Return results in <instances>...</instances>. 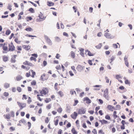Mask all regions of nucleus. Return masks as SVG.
Here are the masks:
<instances>
[{
    "label": "nucleus",
    "instance_id": "obj_63",
    "mask_svg": "<svg viewBox=\"0 0 134 134\" xmlns=\"http://www.w3.org/2000/svg\"><path fill=\"white\" fill-rule=\"evenodd\" d=\"M69 74L71 76H72L74 75V74L72 73V71H69Z\"/></svg>",
    "mask_w": 134,
    "mask_h": 134
},
{
    "label": "nucleus",
    "instance_id": "obj_37",
    "mask_svg": "<svg viewBox=\"0 0 134 134\" xmlns=\"http://www.w3.org/2000/svg\"><path fill=\"white\" fill-rule=\"evenodd\" d=\"M59 120L58 119H57L55 121H54V124L55 126H57L58 124Z\"/></svg>",
    "mask_w": 134,
    "mask_h": 134
},
{
    "label": "nucleus",
    "instance_id": "obj_34",
    "mask_svg": "<svg viewBox=\"0 0 134 134\" xmlns=\"http://www.w3.org/2000/svg\"><path fill=\"white\" fill-rule=\"evenodd\" d=\"M43 96V95L40 94H37V99H38L40 101H41L42 100V99H41V98L40 97H39V96Z\"/></svg>",
    "mask_w": 134,
    "mask_h": 134
},
{
    "label": "nucleus",
    "instance_id": "obj_64",
    "mask_svg": "<svg viewBox=\"0 0 134 134\" xmlns=\"http://www.w3.org/2000/svg\"><path fill=\"white\" fill-rule=\"evenodd\" d=\"M23 97L22 98V99H23L24 98L26 100L27 99V98L26 97V95L25 94H23Z\"/></svg>",
    "mask_w": 134,
    "mask_h": 134
},
{
    "label": "nucleus",
    "instance_id": "obj_19",
    "mask_svg": "<svg viewBox=\"0 0 134 134\" xmlns=\"http://www.w3.org/2000/svg\"><path fill=\"white\" fill-rule=\"evenodd\" d=\"M55 41L57 42H60L61 40L57 36L55 37Z\"/></svg>",
    "mask_w": 134,
    "mask_h": 134
},
{
    "label": "nucleus",
    "instance_id": "obj_30",
    "mask_svg": "<svg viewBox=\"0 0 134 134\" xmlns=\"http://www.w3.org/2000/svg\"><path fill=\"white\" fill-rule=\"evenodd\" d=\"M70 107L69 106H68L66 107V111L68 113H70Z\"/></svg>",
    "mask_w": 134,
    "mask_h": 134
},
{
    "label": "nucleus",
    "instance_id": "obj_41",
    "mask_svg": "<svg viewBox=\"0 0 134 134\" xmlns=\"http://www.w3.org/2000/svg\"><path fill=\"white\" fill-rule=\"evenodd\" d=\"M15 58L12 57L11 59V62L12 63H15V62L16 60H15Z\"/></svg>",
    "mask_w": 134,
    "mask_h": 134
},
{
    "label": "nucleus",
    "instance_id": "obj_42",
    "mask_svg": "<svg viewBox=\"0 0 134 134\" xmlns=\"http://www.w3.org/2000/svg\"><path fill=\"white\" fill-rule=\"evenodd\" d=\"M29 11L31 12L32 13H34V9L32 8H30L29 10Z\"/></svg>",
    "mask_w": 134,
    "mask_h": 134
},
{
    "label": "nucleus",
    "instance_id": "obj_11",
    "mask_svg": "<svg viewBox=\"0 0 134 134\" xmlns=\"http://www.w3.org/2000/svg\"><path fill=\"white\" fill-rule=\"evenodd\" d=\"M77 116V114L75 112L74 113V114L71 115V117L73 119H75Z\"/></svg>",
    "mask_w": 134,
    "mask_h": 134
},
{
    "label": "nucleus",
    "instance_id": "obj_32",
    "mask_svg": "<svg viewBox=\"0 0 134 134\" xmlns=\"http://www.w3.org/2000/svg\"><path fill=\"white\" fill-rule=\"evenodd\" d=\"M25 30L26 31H31L32 30V29L30 27H29L26 28Z\"/></svg>",
    "mask_w": 134,
    "mask_h": 134
},
{
    "label": "nucleus",
    "instance_id": "obj_20",
    "mask_svg": "<svg viewBox=\"0 0 134 134\" xmlns=\"http://www.w3.org/2000/svg\"><path fill=\"white\" fill-rule=\"evenodd\" d=\"M71 132L73 134H77V132L74 128H73L71 129Z\"/></svg>",
    "mask_w": 134,
    "mask_h": 134
},
{
    "label": "nucleus",
    "instance_id": "obj_26",
    "mask_svg": "<svg viewBox=\"0 0 134 134\" xmlns=\"http://www.w3.org/2000/svg\"><path fill=\"white\" fill-rule=\"evenodd\" d=\"M71 55L72 58H74L75 57V53L73 51H71Z\"/></svg>",
    "mask_w": 134,
    "mask_h": 134
},
{
    "label": "nucleus",
    "instance_id": "obj_27",
    "mask_svg": "<svg viewBox=\"0 0 134 134\" xmlns=\"http://www.w3.org/2000/svg\"><path fill=\"white\" fill-rule=\"evenodd\" d=\"M102 46V44L101 43H99L98 45L96 46V48L98 49H100L101 48Z\"/></svg>",
    "mask_w": 134,
    "mask_h": 134
},
{
    "label": "nucleus",
    "instance_id": "obj_60",
    "mask_svg": "<svg viewBox=\"0 0 134 134\" xmlns=\"http://www.w3.org/2000/svg\"><path fill=\"white\" fill-rule=\"evenodd\" d=\"M128 26L129 27L130 29L131 30L132 29V25H131V24H128Z\"/></svg>",
    "mask_w": 134,
    "mask_h": 134
},
{
    "label": "nucleus",
    "instance_id": "obj_3",
    "mask_svg": "<svg viewBox=\"0 0 134 134\" xmlns=\"http://www.w3.org/2000/svg\"><path fill=\"white\" fill-rule=\"evenodd\" d=\"M44 37L45 39L46 40L47 43L49 45H52V42L50 39L48 38V37L46 35H44Z\"/></svg>",
    "mask_w": 134,
    "mask_h": 134
},
{
    "label": "nucleus",
    "instance_id": "obj_43",
    "mask_svg": "<svg viewBox=\"0 0 134 134\" xmlns=\"http://www.w3.org/2000/svg\"><path fill=\"white\" fill-rule=\"evenodd\" d=\"M17 90L19 92H20L21 91V88L20 87H18L17 88Z\"/></svg>",
    "mask_w": 134,
    "mask_h": 134
},
{
    "label": "nucleus",
    "instance_id": "obj_13",
    "mask_svg": "<svg viewBox=\"0 0 134 134\" xmlns=\"http://www.w3.org/2000/svg\"><path fill=\"white\" fill-rule=\"evenodd\" d=\"M107 108L109 110L112 111H113V110H115V109L114 107L111 105H108L107 107Z\"/></svg>",
    "mask_w": 134,
    "mask_h": 134
},
{
    "label": "nucleus",
    "instance_id": "obj_40",
    "mask_svg": "<svg viewBox=\"0 0 134 134\" xmlns=\"http://www.w3.org/2000/svg\"><path fill=\"white\" fill-rule=\"evenodd\" d=\"M31 84L32 85L34 86L36 85V82L35 80H33L31 82Z\"/></svg>",
    "mask_w": 134,
    "mask_h": 134
},
{
    "label": "nucleus",
    "instance_id": "obj_1",
    "mask_svg": "<svg viewBox=\"0 0 134 134\" xmlns=\"http://www.w3.org/2000/svg\"><path fill=\"white\" fill-rule=\"evenodd\" d=\"M104 36L108 39H113L115 37V36L112 35L110 33L105 32L104 34Z\"/></svg>",
    "mask_w": 134,
    "mask_h": 134
},
{
    "label": "nucleus",
    "instance_id": "obj_8",
    "mask_svg": "<svg viewBox=\"0 0 134 134\" xmlns=\"http://www.w3.org/2000/svg\"><path fill=\"white\" fill-rule=\"evenodd\" d=\"M85 54L86 55H88L90 56H92L94 55V54H92L91 52L88 51V50H87L85 51Z\"/></svg>",
    "mask_w": 134,
    "mask_h": 134
},
{
    "label": "nucleus",
    "instance_id": "obj_23",
    "mask_svg": "<svg viewBox=\"0 0 134 134\" xmlns=\"http://www.w3.org/2000/svg\"><path fill=\"white\" fill-rule=\"evenodd\" d=\"M121 109V106L119 105H116V108H115V110H119Z\"/></svg>",
    "mask_w": 134,
    "mask_h": 134
},
{
    "label": "nucleus",
    "instance_id": "obj_53",
    "mask_svg": "<svg viewBox=\"0 0 134 134\" xmlns=\"http://www.w3.org/2000/svg\"><path fill=\"white\" fill-rule=\"evenodd\" d=\"M102 121H103V124H107V123H108V122L106 120L104 119Z\"/></svg>",
    "mask_w": 134,
    "mask_h": 134
},
{
    "label": "nucleus",
    "instance_id": "obj_14",
    "mask_svg": "<svg viewBox=\"0 0 134 134\" xmlns=\"http://www.w3.org/2000/svg\"><path fill=\"white\" fill-rule=\"evenodd\" d=\"M80 65H78L77 67V70L79 71H80L81 70H83V67Z\"/></svg>",
    "mask_w": 134,
    "mask_h": 134
},
{
    "label": "nucleus",
    "instance_id": "obj_12",
    "mask_svg": "<svg viewBox=\"0 0 134 134\" xmlns=\"http://www.w3.org/2000/svg\"><path fill=\"white\" fill-rule=\"evenodd\" d=\"M87 101L86 103L88 104L91 103V100L87 97L84 98V101Z\"/></svg>",
    "mask_w": 134,
    "mask_h": 134
},
{
    "label": "nucleus",
    "instance_id": "obj_2",
    "mask_svg": "<svg viewBox=\"0 0 134 134\" xmlns=\"http://www.w3.org/2000/svg\"><path fill=\"white\" fill-rule=\"evenodd\" d=\"M8 47L9 51H13L15 50V47L12 42H11L9 44Z\"/></svg>",
    "mask_w": 134,
    "mask_h": 134
},
{
    "label": "nucleus",
    "instance_id": "obj_35",
    "mask_svg": "<svg viewBox=\"0 0 134 134\" xmlns=\"http://www.w3.org/2000/svg\"><path fill=\"white\" fill-rule=\"evenodd\" d=\"M105 118L106 119L109 120L110 119V118L109 115H107L105 116Z\"/></svg>",
    "mask_w": 134,
    "mask_h": 134
},
{
    "label": "nucleus",
    "instance_id": "obj_48",
    "mask_svg": "<svg viewBox=\"0 0 134 134\" xmlns=\"http://www.w3.org/2000/svg\"><path fill=\"white\" fill-rule=\"evenodd\" d=\"M28 2L30 3H31L33 5H34L35 7H37V5L36 4L32 2L31 1H29Z\"/></svg>",
    "mask_w": 134,
    "mask_h": 134
},
{
    "label": "nucleus",
    "instance_id": "obj_17",
    "mask_svg": "<svg viewBox=\"0 0 134 134\" xmlns=\"http://www.w3.org/2000/svg\"><path fill=\"white\" fill-rule=\"evenodd\" d=\"M23 47L26 50H28L30 48V47L29 46V45L27 46L23 45Z\"/></svg>",
    "mask_w": 134,
    "mask_h": 134
},
{
    "label": "nucleus",
    "instance_id": "obj_18",
    "mask_svg": "<svg viewBox=\"0 0 134 134\" xmlns=\"http://www.w3.org/2000/svg\"><path fill=\"white\" fill-rule=\"evenodd\" d=\"M22 78V76L20 75H18L16 77V79L17 81H19Z\"/></svg>",
    "mask_w": 134,
    "mask_h": 134
},
{
    "label": "nucleus",
    "instance_id": "obj_50",
    "mask_svg": "<svg viewBox=\"0 0 134 134\" xmlns=\"http://www.w3.org/2000/svg\"><path fill=\"white\" fill-rule=\"evenodd\" d=\"M62 109L61 108H59L57 110V111L60 113L62 112Z\"/></svg>",
    "mask_w": 134,
    "mask_h": 134
},
{
    "label": "nucleus",
    "instance_id": "obj_55",
    "mask_svg": "<svg viewBox=\"0 0 134 134\" xmlns=\"http://www.w3.org/2000/svg\"><path fill=\"white\" fill-rule=\"evenodd\" d=\"M26 76L27 77H29L30 76V72L26 73Z\"/></svg>",
    "mask_w": 134,
    "mask_h": 134
},
{
    "label": "nucleus",
    "instance_id": "obj_45",
    "mask_svg": "<svg viewBox=\"0 0 134 134\" xmlns=\"http://www.w3.org/2000/svg\"><path fill=\"white\" fill-rule=\"evenodd\" d=\"M26 18L29 19V20H27V21H29V20H31L32 19V18L31 17V16H27V17H26Z\"/></svg>",
    "mask_w": 134,
    "mask_h": 134
},
{
    "label": "nucleus",
    "instance_id": "obj_39",
    "mask_svg": "<svg viewBox=\"0 0 134 134\" xmlns=\"http://www.w3.org/2000/svg\"><path fill=\"white\" fill-rule=\"evenodd\" d=\"M30 60H34L35 62L36 61V59L33 57H30Z\"/></svg>",
    "mask_w": 134,
    "mask_h": 134
},
{
    "label": "nucleus",
    "instance_id": "obj_22",
    "mask_svg": "<svg viewBox=\"0 0 134 134\" xmlns=\"http://www.w3.org/2000/svg\"><path fill=\"white\" fill-rule=\"evenodd\" d=\"M45 74H43L41 76V79L42 81H44L45 80H47L46 79H44L43 77H45Z\"/></svg>",
    "mask_w": 134,
    "mask_h": 134
},
{
    "label": "nucleus",
    "instance_id": "obj_47",
    "mask_svg": "<svg viewBox=\"0 0 134 134\" xmlns=\"http://www.w3.org/2000/svg\"><path fill=\"white\" fill-rule=\"evenodd\" d=\"M51 101V99L50 98L46 99L45 100V101L47 103H48L49 102Z\"/></svg>",
    "mask_w": 134,
    "mask_h": 134
},
{
    "label": "nucleus",
    "instance_id": "obj_33",
    "mask_svg": "<svg viewBox=\"0 0 134 134\" xmlns=\"http://www.w3.org/2000/svg\"><path fill=\"white\" fill-rule=\"evenodd\" d=\"M31 72H32L31 76L32 77H34V76L35 75L36 73L34 71L32 70H31Z\"/></svg>",
    "mask_w": 134,
    "mask_h": 134
},
{
    "label": "nucleus",
    "instance_id": "obj_31",
    "mask_svg": "<svg viewBox=\"0 0 134 134\" xmlns=\"http://www.w3.org/2000/svg\"><path fill=\"white\" fill-rule=\"evenodd\" d=\"M58 93V94L61 97H63L64 95L63 93L61 91H59Z\"/></svg>",
    "mask_w": 134,
    "mask_h": 134
},
{
    "label": "nucleus",
    "instance_id": "obj_51",
    "mask_svg": "<svg viewBox=\"0 0 134 134\" xmlns=\"http://www.w3.org/2000/svg\"><path fill=\"white\" fill-rule=\"evenodd\" d=\"M92 132L94 134H97V131L96 129H94L92 131Z\"/></svg>",
    "mask_w": 134,
    "mask_h": 134
},
{
    "label": "nucleus",
    "instance_id": "obj_49",
    "mask_svg": "<svg viewBox=\"0 0 134 134\" xmlns=\"http://www.w3.org/2000/svg\"><path fill=\"white\" fill-rule=\"evenodd\" d=\"M6 118L7 119H9L10 118V115L9 114H6Z\"/></svg>",
    "mask_w": 134,
    "mask_h": 134
},
{
    "label": "nucleus",
    "instance_id": "obj_25",
    "mask_svg": "<svg viewBox=\"0 0 134 134\" xmlns=\"http://www.w3.org/2000/svg\"><path fill=\"white\" fill-rule=\"evenodd\" d=\"M9 85L10 84L9 83H5L4 85V87L5 88H8L9 86Z\"/></svg>",
    "mask_w": 134,
    "mask_h": 134
},
{
    "label": "nucleus",
    "instance_id": "obj_36",
    "mask_svg": "<svg viewBox=\"0 0 134 134\" xmlns=\"http://www.w3.org/2000/svg\"><path fill=\"white\" fill-rule=\"evenodd\" d=\"M31 98L30 97H28V100H27V103L29 104H30V103L31 102Z\"/></svg>",
    "mask_w": 134,
    "mask_h": 134
},
{
    "label": "nucleus",
    "instance_id": "obj_4",
    "mask_svg": "<svg viewBox=\"0 0 134 134\" xmlns=\"http://www.w3.org/2000/svg\"><path fill=\"white\" fill-rule=\"evenodd\" d=\"M17 103L20 107V109H21L25 107L26 105V104L25 103H21L19 102H17Z\"/></svg>",
    "mask_w": 134,
    "mask_h": 134
},
{
    "label": "nucleus",
    "instance_id": "obj_54",
    "mask_svg": "<svg viewBox=\"0 0 134 134\" xmlns=\"http://www.w3.org/2000/svg\"><path fill=\"white\" fill-rule=\"evenodd\" d=\"M26 36H27L29 37H36V36H32L31 35H29L28 34H27L26 35Z\"/></svg>",
    "mask_w": 134,
    "mask_h": 134
},
{
    "label": "nucleus",
    "instance_id": "obj_38",
    "mask_svg": "<svg viewBox=\"0 0 134 134\" xmlns=\"http://www.w3.org/2000/svg\"><path fill=\"white\" fill-rule=\"evenodd\" d=\"M12 5L10 4H9L8 6V8L10 10H11L12 9L11 8Z\"/></svg>",
    "mask_w": 134,
    "mask_h": 134
},
{
    "label": "nucleus",
    "instance_id": "obj_5",
    "mask_svg": "<svg viewBox=\"0 0 134 134\" xmlns=\"http://www.w3.org/2000/svg\"><path fill=\"white\" fill-rule=\"evenodd\" d=\"M86 110L85 109L83 108H82L81 109H79L78 111V114H84L85 113Z\"/></svg>",
    "mask_w": 134,
    "mask_h": 134
},
{
    "label": "nucleus",
    "instance_id": "obj_29",
    "mask_svg": "<svg viewBox=\"0 0 134 134\" xmlns=\"http://www.w3.org/2000/svg\"><path fill=\"white\" fill-rule=\"evenodd\" d=\"M11 33V31L9 29L7 30L5 32V34L7 35H9Z\"/></svg>",
    "mask_w": 134,
    "mask_h": 134
},
{
    "label": "nucleus",
    "instance_id": "obj_62",
    "mask_svg": "<svg viewBox=\"0 0 134 134\" xmlns=\"http://www.w3.org/2000/svg\"><path fill=\"white\" fill-rule=\"evenodd\" d=\"M116 78L117 79H119L120 78H121V77L120 76V75H116Z\"/></svg>",
    "mask_w": 134,
    "mask_h": 134
},
{
    "label": "nucleus",
    "instance_id": "obj_24",
    "mask_svg": "<svg viewBox=\"0 0 134 134\" xmlns=\"http://www.w3.org/2000/svg\"><path fill=\"white\" fill-rule=\"evenodd\" d=\"M3 60L4 62H6L8 60V57L5 56H4L3 57Z\"/></svg>",
    "mask_w": 134,
    "mask_h": 134
},
{
    "label": "nucleus",
    "instance_id": "obj_44",
    "mask_svg": "<svg viewBox=\"0 0 134 134\" xmlns=\"http://www.w3.org/2000/svg\"><path fill=\"white\" fill-rule=\"evenodd\" d=\"M3 95L5 97H7L9 95V93L8 92H5L3 93Z\"/></svg>",
    "mask_w": 134,
    "mask_h": 134
},
{
    "label": "nucleus",
    "instance_id": "obj_61",
    "mask_svg": "<svg viewBox=\"0 0 134 134\" xmlns=\"http://www.w3.org/2000/svg\"><path fill=\"white\" fill-rule=\"evenodd\" d=\"M17 43H20V41H19L17 38H15L14 40Z\"/></svg>",
    "mask_w": 134,
    "mask_h": 134
},
{
    "label": "nucleus",
    "instance_id": "obj_57",
    "mask_svg": "<svg viewBox=\"0 0 134 134\" xmlns=\"http://www.w3.org/2000/svg\"><path fill=\"white\" fill-rule=\"evenodd\" d=\"M49 121L48 118L47 117L45 120V122L46 123H48Z\"/></svg>",
    "mask_w": 134,
    "mask_h": 134
},
{
    "label": "nucleus",
    "instance_id": "obj_16",
    "mask_svg": "<svg viewBox=\"0 0 134 134\" xmlns=\"http://www.w3.org/2000/svg\"><path fill=\"white\" fill-rule=\"evenodd\" d=\"M40 13L41 14H40L38 16L39 18L41 19H42V20H44L46 19V17L43 16V14H42L41 12H40Z\"/></svg>",
    "mask_w": 134,
    "mask_h": 134
},
{
    "label": "nucleus",
    "instance_id": "obj_58",
    "mask_svg": "<svg viewBox=\"0 0 134 134\" xmlns=\"http://www.w3.org/2000/svg\"><path fill=\"white\" fill-rule=\"evenodd\" d=\"M125 83L126 84H130V82H129L127 80H126L125 81Z\"/></svg>",
    "mask_w": 134,
    "mask_h": 134
},
{
    "label": "nucleus",
    "instance_id": "obj_46",
    "mask_svg": "<svg viewBox=\"0 0 134 134\" xmlns=\"http://www.w3.org/2000/svg\"><path fill=\"white\" fill-rule=\"evenodd\" d=\"M113 46L114 48L115 49L117 48H118V46L116 44H113Z\"/></svg>",
    "mask_w": 134,
    "mask_h": 134
},
{
    "label": "nucleus",
    "instance_id": "obj_56",
    "mask_svg": "<svg viewBox=\"0 0 134 134\" xmlns=\"http://www.w3.org/2000/svg\"><path fill=\"white\" fill-rule=\"evenodd\" d=\"M93 10V8L92 7H90L89 8V11L90 13L92 12Z\"/></svg>",
    "mask_w": 134,
    "mask_h": 134
},
{
    "label": "nucleus",
    "instance_id": "obj_9",
    "mask_svg": "<svg viewBox=\"0 0 134 134\" xmlns=\"http://www.w3.org/2000/svg\"><path fill=\"white\" fill-rule=\"evenodd\" d=\"M128 57L125 56L124 58V60L125 62V64L127 67L129 66V63L127 60Z\"/></svg>",
    "mask_w": 134,
    "mask_h": 134
},
{
    "label": "nucleus",
    "instance_id": "obj_52",
    "mask_svg": "<svg viewBox=\"0 0 134 134\" xmlns=\"http://www.w3.org/2000/svg\"><path fill=\"white\" fill-rule=\"evenodd\" d=\"M105 79L106 80V82L108 83L109 82V80L108 79V77L107 76H105Z\"/></svg>",
    "mask_w": 134,
    "mask_h": 134
},
{
    "label": "nucleus",
    "instance_id": "obj_6",
    "mask_svg": "<svg viewBox=\"0 0 134 134\" xmlns=\"http://www.w3.org/2000/svg\"><path fill=\"white\" fill-rule=\"evenodd\" d=\"M108 88H106L104 92V96L105 98L107 99H108Z\"/></svg>",
    "mask_w": 134,
    "mask_h": 134
},
{
    "label": "nucleus",
    "instance_id": "obj_59",
    "mask_svg": "<svg viewBox=\"0 0 134 134\" xmlns=\"http://www.w3.org/2000/svg\"><path fill=\"white\" fill-rule=\"evenodd\" d=\"M27 65L30 66H34V65L33 64H32L31 63L29 62H28Z\"/></svg>",
    "mask_w": 134,
    "mask_h": 134
},
{
    "label": "nucleus",
    "instance_id": "obj_15",
    "mask_svg": "<svg viewBox=\"0 0 134 134\" xmlns=\"http://www.w3.org/2000/svg\"><path fill=\"white\" fill-rule=\"evenodd\" d=\"M80 54L83 57H84V54L83 53L84 49L83 48H81L80 49Z\"/></svg>",
    "mask_w": 134,
    "mask_h": 134
},
{
    "label": "nucleus",
    "instance_id": "obj_28",
    "mask_svg": "<svg viewBox=\"0 0 134 134\" xmlns=\"http://www.w3.org/2000/svg\"><path fill=\"white\" fill-rule=\"evenodd\" d=\"M19 123H25L26 122V121L24 119H22L19 121Z\"/></svg>",
    "mask_w": 134,
    "mask_h": 134
},
{
    "label": "nucleus",
    "instance_id": "obj_21",
    "mask_svg": "<svg viewBox=\"0 0 134 134\" xmlns=\"http://www.w3.org/2000/svg\"><path fill=\"white\" fill-rule=\"evenodd\" d=\"M47 5L49 6H53L54 5V3L48 1L47 2Z\"/></svg>",
    "mask_w": 134,
    "mask_h": 134
},
{
    "label": "nucleus",
    "instance_id": "obj_10",
    "mask_svg": "<svg viewBox=\"0 0 134 134\" xmlns=\"http://www.w3.org/2000/svg\"><path fill=\"white\" fill-rule=\"evenodd\" d=\"M47 89L46 88L44 89H43L42 91H41L40 93L41 95L42 94L45 95L46 94L47 92H46Z\"/></svg>",
    "mask_w": 134,
    "mask_h": 134
},
{
    "label": "nucleus",
    "instance_id": "obj_7",
    "mask_svg": "<svg viewBox=\"0 0 134 134\" xmlns=\"http://www.w3.org/2000/svg\"><path fill=\"white\" fill-rule=\"evenodd\" d=\"M3 51H2L3 53H7L8 51V48L7 46H3L2 48Z\"/></svg>",
    "mask_w": 134,
    "mask_h": 134
}]
</instances>
